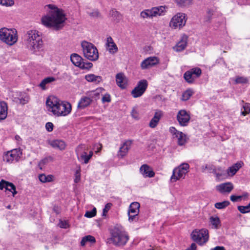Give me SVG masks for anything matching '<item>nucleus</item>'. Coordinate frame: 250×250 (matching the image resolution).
Masks as SVG:
<instances>
[{
	"label": "nucleus",
	"instance_id": "1",
	"mask_svg": "<svg viewBox=\"0 0 250 250\" xmlns=\"http://www.w3.org/2000/svg\"><path fill=\"white\" fill-rule=\"evenodd\" d=\"M47 14L42 18V22L47 27L53 28L56 30L62 29L66 20L65 15L62 9L52 4L45 6Z\"/></svg>",
	"mask_w": 250,
	"mask_h": 250
},
{
	"label": "nucleus",
	"instance_id": "2",
	"mask_svg": "<svg viewBox=\"0 0 250 250\" xmlns=\"http://www.w3.org/2000/svg\"><path fill=\"white\" fill-rule=\"evenodd\" d=\"M46 106L49 114L56 117L66 116L72 110L71 104L69 102L62 101L54 96L47 98Z\"/></svg>",
	"mask_w": 250,
	"mask_h": 250
},
{
	"label": "nucleus",
	"instance_id": "3",
	"mask_svg": "<svg viewBox=\"0 0 250 250\" xmlns=\"http://www.w3.org/2000/svg\"><path fill=\"white\" fill-rule=\"evenodd\" d=\"M24 41L27 47L33 53L39 51L43 46L42 38L36 30L28 31L24 35Z\"/></svg>",
	"mask_w": 250,
	"mask_h": 250
},
{
	"label": "nucleus",
	"instance_id": "4",
	"mask_svg": "<svg viewBox=\"0 0 250 250\" xmlns=\"http://www.w3.org/2000/svg\"><path fill=\"white\" fill-rule=\"evenodd\" d=\"M110 237L108 239L114 246L123 247L129 239L128 233L125 230L118 228H114L110 230Z\"/></svg>",
	"mask_w": 250,
	"mask_h": 250
},
{
	"label": "nucleus",
	"instance_id": "5",
	"mask_svg": "<svg viewBox=\"0 0 250 250\" xmlns=\"http://www.w3.org/2000/svg\"><path fill=\"white\" fill-rule=\"evenodd\" d=\"M81 47L84 57L90 61H96L99 58V52L96 47L92 43L83 41Z\"/></svg>",
	"mask_w": 250,
	"mask_h": 250
},
{
	"label": "nucleus",
	"instance_id": "6",
	"mask_svg": "<svg viewBox=\"0 0 250 250\" xmlns=\"http://www.w3.org/2000/svg\"><path fill=\"white\" fill-rule=\"evenodd\" d=\"M0 39L9 45H12L18 40L17 31L15 29L2 28L0 29Z\"/></svg>",
	"mask_w": 250,
	"mask_h": 250
},
{
	"label": "nucleus",
	"instance_id": "7",
	"mask_svg": "<svg viewBox=\"0 0 250 250\" xmlns=\"http://www.w3.org/2000/svg\"><path fill=\"white\" fill-rule=\"evenodd\" d=\"M189 166L188 163H183L177 167L175 168L171 176L170 180L172 182H176L181 178H184L186 174L188 172Z\"/></svg>",
	"mask_w": 250,
	"mask_h": 250
},
{
	"label": "nucleus",
	"instance_id": "8",
	"mask_svg": "<svg viewBox=\"0 0 250 250\" xmlns=\"http://www.w3.org/2000/svg\"><path fill=\"white\" fill-rule=\"evenodd\" d=\"M191 235L193 240L200 245H203L208 240V231L207 229H195Z\"/></svg>",
	"mask_w": 250,
	"mask_h": 250
},
{
	"label": "nucleus",
	"instance_id": "9",
	"mask_svg": "<svg viewBox=\"0 0 250 250\" xmlns=\"http://www.w3.org/2000/svg\"><path fill=\"white\" fill-rule=\"evenodd\" d=\"M70 60L74 65L82 69H89L93 66L91 62L84 61L80 55L76 53L71 54Z\"/></svg>",
	"mask_w": 250,
	"mask_h": 250
},
{
	"label": "nucleus",
	"instance_id": "10",
	"mask_svg": "<svg viewBox=\"0 0 250 250\" xmlns=\"http://www.w3.org/2000/svg\"><path fill=\"white\" fill-rule=\"evenodd\" d=\"M187 21L186 15L184 13H178L171 19L169 26L173 29H181L186 24Z\"/></svg>",
	"mask_w": 250,
	"mask_h": 250
},
{
	"label": "nucleus",
	"instance_id": "11",
	"mask_svg": "<svg viewBox=\"0 0 250 250\" xmlns=\"http://www.w3.org/2000/svg\"><path fill=\"white\" fill-rule=\"evenodd\" d=\"M165 11V7L160 6L154 7L150 9H146L141 12L140 16L143 19L150 18L162 15Z\"/></svg>",
	"mask_w": 250,
	"mask_h": 250
},
{
	"label": "nucleus",
	"instance_id": "12",
	"mask_svg": "<svg viewBox=\"0 0 250 250\" xmlns=\"http://www.w3.org/2000/svg\"><path fill=\"white\" fill-rule=\"evenodd\" d=\"M202 70L199 67H194L187 71L184 74V78L188 83L192 84L200 77Z\"/></svg>",
	"mask_w": 250,
	"mask_h": 250
},
{
	"label": "nucleus",
	"instance_id": "13",
	"mask_svg": "<svg viewBox=\"0 0 250 250\" xmlns=\"http://www.w3.org/2000/svg\"><path fill=\"white\" fill-rule=\"evenodd\" d=\"M85 149L86 146L84 145H80L76 148V153L80 161L83 162L84 164H87L93 156V153L92 151H90L87 154L85 151Z\"/></svg>",
	"mask_w": 250,
	"mask_h": 250
},
{
	"label": "nucleus",
	"instance_id": "14",
	"mask_svg": "<svg viewBox=\"0 0 250 250\" xmlns=\"http://www.w3.org/2000/svg\"><path fill=\"white\" fill-rule=\"evenodd\" d=\"M148 86L146 80H142L138 82L137 85L132 90L131 94L133 98L141 97L146 91Z\"/></svg>",
	"mask_w": 250,
	"mask_h": 250
},
{
	"label": "nucleus",
	"instance_id": "15",
	"mask_svg": "<svg viewBox=\"0 0 250 250\" xmlns=\"http://www.w3.org/2000/svg\"><path fill=\"white\" fill-rule=\"evenodd\" d=\"M22 150L19 148L13 149L7 151L4 155V160L8 163H12L14 161H18L22 156Z\"/></svg>",
	"mask_w": 250,
	"mask_h": 250
},
{
	"label": "nucleus",
	"instance_id": "16",
	"mask_svg": "<svg viewBox=\"0 0 250 250\" xmlns=\"http://www.w3.org/2000/svg\"><path fill=\"white\" fill-rule=\"evenodd\" d=\"M177 120L181 126H186L190 119V114L185 110H180L177 114Z\"/></svg>",
	"mask_w": 250,
	"mask_h": 250
},
{
	"label": "nucleus",
	"instance_id": "17",
	"mask_svg": "<svg viewBox=\"0 0 250 250\" xmlns=\"http://www.w3.org/2000/svg\"><path fill=\"white\" fill-rule=\"evenodd\" d=\"M159 63V59L156 57H149L144 60L141 63V68L142 70L149 69Z\"/></svg>",
	"mask_w": 250,
	"mask_h": 250
},
{
	"label": "nucleus",
	"instance_id": "18",
	"mask_svg": "<svg viewBox=\"0 0 250 250\" xmlns=\"http://www.w3.org/2000/svg\"><path fill=\"white\" fill-rule=\"evenodd\" d=\"M131 144L132 141L130 140H126L124 142L120 147L117 154L118 157L120 158H123L126 156L131 148Z\"/></svg>",
	"mask_w": 250,
	"mask_h": 250
},
{
	"label": "nucleus",
	"instance_id": "19",
	"mask_svg": "<svg viewBox=\"0 0 250 250\" xmlns=\"http://www.w3.org/2000/svg\"><path fill=\"white\" fill-rule=\"evenodd\" d=\"M5 188L6 190H9L12 193L13 196H14L17 193L16 187L12 183L7 182L4 180L0 181V189L2 190Z\"/></svg>",
	"mask_w": 250,
	"mask_h": 250
},
{
	"label": "nucleus",
	"instance_id": "20",
	"mask_svg": "<svg viewBox=\"0 0 250 250\" xmlns=\"http://www.w3.org/2000/svg\"><path fill=\"white\" fill-rule=\"evenodd\" d=\"M92 102V99L88 95L87 96H83L80 99L77 105L78 109H83L89 106Z\"/></svg>",
	"mask_w": 250,
	"mask_h": 250
},
{
	"label": "nucleus",
	"instance_id": "21",
	"mask_svg": "<svg viewBox=\"0 0 250 250\" xmlns=\"http://www.w3.org/2000/svg\"><path fill=\"white\" fill-rule=\"evenodd\" d=\"M116 82L117 85L122 89H125L127 86V80L123 73H118L116 76Z\"/></svg>",
	"mask_w": 250,
	"mask_h": 250
},
{
	"label": "nucleus",
	"instance_id": "22",
	"mask_svg": "<svg viewBox=\"0 0 250 250\" xmlns=\"http://www.w3.org/2000/svg\"><path fill=\"white\" fill-rule=\"evenodd\" d=\"M233 188V185L230 182L223 183L216 186V189L221 193H229Z\"/></svg>",
	"mask_w": 250,
	"mask_h": 250
},
{
	"label": "nucleus",
	"instance_id": "23",
	"mask_svg": "<svg viewBox=\"0 0 250 250\" xmlns=\"http://www.w3.org/2000/svg\"><path fill=\"white\" fill-rule=\"evenodd\" d=\"M141 174L145 177L151 178L154 176L155 173L152 168L147 165H142L140 168Z\"/></svg>",
	"mask_w": 250,
	"mask_h": 250
},
{
	"label": "nucleus",
	"instance_id": "24",
	"mask_svg": "<svg viewBox=\"0 0 250 250\" xmlns=\"http://www.w3.org/2000/svg\"><path fill=\"white\" fill-rule=\"evenodd\" d=\"M163 115V113L162 111L157 110L149 123V126L152 128H155L159 123Z\"/></svg>",
	"mask_w": 250,
	"mask_h": 250
},
{
	"label": "nucleus",
	"instance_id": "25",
	"mask_svg": "<svg viewBox=\"0 0 250 250\" xmlns=\"http://www.w3.org/2000/svg\"><path fill=\"white\" fill-rule=\"evenodd\" d=\"M106 45L107 46V50L110 54H114L118 52V47L111 37L107 38Z\"/></svg>",
	"mask_w": 250,
	"mask_h": 250
},
{
	"label": "nucleus",
	"instance_id": "26",
	"mask_svg": "<svg viewBox=\"0 0 250 250\" xmlns=\"http://www.w3.org/2000/svg\"><path fill=\"white\" fill-rule=\"evenodd\" d=\"M56 80V79L53 77H46L41 81L39 86L43 90H46L48 88V85Z\"/></svg>",
	"mask_w": 250,
	"mask_h": 250
},
{
	"label": "nucleus",
	"instance_id": "27",
	"mask_svg": "<svg viewBox=\"0 0 250 250\" xmlns=\"http://www.w3.org/2000/svg\"><path fill=\"white\" fill-rule=\"evenodd\" d=\"M50 146L54 148L58 149L61 150H64L66 147L65 143L61 140H55L51 141L49 143Z\"/></svg>",
	"mask_w": 250,
	"mask_h": 250
},
{
	"label": "nucleus",
	"instance_id": "28",
	"mask_svg": "<svg viewBox=\"0 0 250 250\" xmlns=\"http://www.w3.org/2000/svg\"><path fill=\"white\" fill-rule=\"evenodd\" d=\"M187 45V38L183 37L173 47L176 52H180L184 50Z\"/></svg>",
	"mask_w": 250,
	"mask_h": 250
},
{
	"label": "nucleus",
	"instance_id": "29",
	"mask_svg": "<svg viewBox=\"0 0 250 250\" xmlns=\"http://www.w3.org/2000/svg\"><path fill=\"white\" fill-rule=\"evenodd\" d=\"M85 80L89 82H93L96 83H99L102 81V77L97 76L93 74H90L85 75Z\"/></svg>",
	"mask_w": 250,
	"mask_h": 250
},
{
	"label": "nucleus",
	"instance_id": "30",
	"mask_svg": "<svg viewBox=\"0 0 250 250\" xmlns=\"http://www.w3.org/2000/svg\"><path fill=\"white\" fill-rule=\"evenodd\" d=\"M0 121L5 119L7 115V105L5 102H1L0 103Z\"/></svg>",
	"mask_w": 250,
	"mask_h": 250
},
{
	"label": "nucleus",
	"instance_id": "31",
	"mask_svg": "<svg viewBox=\"0 0 250 250\" xmlns=\"http://www.w3.org/2000/svg\"><path fill=\"white\" fill-rule=\"evenodd\" d=\"M140 204L138 202H133L129 206L128 213L138 214L139 212Z\"/></svg>",
	"mask_w": 250,
	"mask_h": 250
},
{
	"label": "nucleus",
	"instance_id": "32",
	"mask_svg": "<svg viewBox=\"0 0 250 250\" xmlns=\"http://www.w3.org/2000/svg\"><path fill=\"white\" fill-rule=\"evenodd\" d=\"M241 167L240 163H236L229 167L228 169V173L229 175L233 176Z\"/></svg>",
	"mask_w": 250,
	"mask_h": 250
},
{
	"label": "nucleus",
	"instance_id": "33",
	"mask_svg": "<svg viewBox=\"0 0 250 250\" xmlns=\"http://www.w3.org/2000/svg\"><path fill=\"white\" fill-rule=\"evenodd\" d=\"M176 137L178 139V145L182 146L186 144L187 142V137L186 135L182 132L178 133Z\"/></svg>",
	"mask_w": 250,
	"mask_h": 250
},
{
	"label": "nucleus",
	"instance_id": "34",
	"mask_svg": "<svg viewBox=\"0 0 250 250\" xmlns=\"http://www.w3.org/2000/svg\"><path fill=\"white\" fill-rule=\"evenodd\" d=\"M110 16L113 18V20L119 22L122 19L121 14L115 9H112L109 13Z\"/></svg>",
	"mask_w": 250,
	"mask_h": 250
},
{
	"label": "nucleus",
	"instance_id": "35",
	"mask_svg": "<svg viewBox=\"0 0 250 250\" xmlns=\"http://www.w3.org/2000/svg\"><path fill=\"white\" fill-rule=\"evenodd\" d=\"M90 242L91 243H94L96 242L95 238L91 235H87L83 237L81 242V245L84 246L87 242Z\"/></svg>",
	"mask_w": 250,
	"mask_h": 250
},
{
	"label": "nucleus",
	"instance_id": "36",
	"mask_svg": "<svg viewBox=\"0 0 250 250\" xmlns=\"http://www.w3.org/2000/svg\"><path fill=\"white\" fill-rule=\"evenodd\" d=\"M54 176L52 175H46L44 174L39 176L40 181L42 183L50 182L53 180Z\"/></svg>",
	"mask_w": 250,
	"mask_h": 250
},
{
	"label": "nucleus",
	"instance_id": "37",
	"mask_svg": "<svg viewBox=\"0 0 250 250\" xmlns=\"http://www.w3.org/2000/svg\"><path fill=\"white\" fill-rule=\"evenodd\" d=\"M102 89H97L96 90L93 91H91L88 92L87 94L89 96L90 98L92 99L97 100L100 98V93Z\"/></svg>",
	"mask_w": 250,
	"mask_h": 250
},
{
	"label": "nucleus",
	"instance_id": "38",
	"mask_svg": "<svg viewBox=\"0 0 250 250\" xmlns=\"http://www.w3.org/2000/svg\"><path fill=\"white\" fill-rule=\"evenodd\" d=\"M192 0H175L176 4L180 7H187L192 3Z\"/></svg>",
	"mask_w": 250,
	"mask_h": 250
},
{
	"label": "nucleus",
	"instance_id": "39",
	"mask_svg": "<svg viewBox=\"0 0 250 250\" xmlns=\"http://www.w3.org/2000/svg\"><path fill=\"white\" fill-rule=\"evenodd\" d=\"M210 221L214 229H218L220 226V221L218 217H211Z\"/></svg>",
	"mask_w": 250,
	"mask_h": 250
},
{
	"label": "nucleus",
	"instance_id": "40",
	"mask_svg": "<svg viewBox=\"0 0 250 250\" xmlns=\"http://www.w3.org/2000/svg\"><path fill=\"white\" fill-rule=\"evenodd\" d=\"M230 202L229 201H224L222 202H218L215 204L214 207L219 209H224L229 206Z\"/></svg>",
	"mask_w": 250,
	"mask_h": 250
},
{
	"label": "nucleus",
	"instance_id": "41",
	"mask_svg": "<svg viewBox=\"0 0 250 250\" xmlns=\"http://www.w3.org/2000/svg\"><path fill=\"white\" fill-rule=\"evenodd\" d=\"M242 102L244 103L242 106L244 111H242L241 114L245 116L250 113V104L248 103H244V101H242Z\"/></svg>",
	"mask_w": 250,
	"mask_h": 250
},
{
	"label": "nucleus",
	"instance_id": "42",
	"mask_svg": "<svg viewBox=\"0 0 250 250\" xmlns=\"http://www.w3.org/2000/svg\"><path fill=\"white\" fill-rule=\"evenodd\" d=\"M202 170L203 172L208 171L209 173H215V167L212 165H206L202 167Z\"/></svg>",
	"mask_w": 250,
	"mask_h": 250
},
{
	"label": "nucleus",
	"instance_id": "43",
	"mask_svg": "<svg viewBox=\"0 0 250 250\" xmlns=\"http://www.w3.org/2000/svg\"><path fill=\"white\" fill-rule=\"evenodd\" d=\"M193 94V92L191 89H188L186 91H185L182 95V100L183 101H187L188 100L190 97Z\"/></svg>",
	"mask_w": 250,
	"mask_h": 250
},
{
	"label": "nucleus",
	"instance_id": "44",
	"mask_svg": "<svg viewBox=\"0 0 250 250\" xmlns=\"http://www.w3.org/2000/svg\"><path fill=\"white\" fill-rule=\"evenodd\" d=\"M238 210L242 213H246L250 212V203L249 205L244 206H239L237 207Z\"/></svg>",
	"mask_w": 250,
	"mask_h": 250
},
{
	"label": "nucleus",
	"instance_id": "45",
	"mask_svg": "<svg viewBox=\"0 0 250 250\" xmlns=\"http://www.w3.org/2000/svg\"><path fill=\"white\" fill-rule=\"evenodd\" d=\"M86 13L91 17L98 18L100 16V12L97 9H93L91 11H87Z\"/></svg>",
	"mask_w": 250,
	"mask_h": 250
},
{
	"label": "nucleus",
	"instance_id": "46",
	"mask_svg": "<svg viewBox=\"0 0 250 250\" xmlns=\"http://www.w3.org/2000/svg\"><path fill=\"white\" fill-rule=\"evenodd\" d=\"M15 101L21 104H25L26 103H27L28 101V97L26 95H25L24 96L21 97V98H19L17 99V100H15Z\"/></svg>",
	"mask_w": 250,
	"mask_h": 250
},
{
	"label": "nucleus",
	"instance_id": "47",
	"mask_svg": "<svg viewBox=\"0 0 250 250\" xmlns=\"http://www.w3.org/2000/svg\"><path fill=\"white\" fill-rule=\"evenodd\" d=\"M96 214V208H94L91 210L87 211L84 214V216L87 218H92L95 216Z\"/></svg>",
	"mask_w": 250,
	"mask_h": 250
},
{
	"label": "nucleus",
	"instance_id": "48",
	"mask_svg": "<svg viewBox=\"0 0 250 250\" xmlns=\"http://www.w3.org/2000/svg\"><path fill=\"white\" fill-rule=\"evenodd\" d=\"M14 4L13 0H0V4L5 6H10Z\"/></svg>",
	"mask_w": 250,
	"mask_h": 250
},
{
	"label": "nucleus",
	"instance_id": "49",
	"mask_svg": "<svg viewBox=\"0 0 250 250\" xmlns=\"http://www.w3.org/2000/svg\"><path fill=\"white\" fill-rule=\"evenodd\" d=\"M248 79L244 77L238 76L235 79L236 83H248Z\"/></svg>",
	"mask_w": 250,
	"mask_h": 250
},
{
	"label": "nucleus",
	"instance_id": "50",
	"mask_svg": "<svg viewBox=\"0 0 250 250\" xmlns=\"http://www.w3.org/2000/svg\"><path fill=\"white\" fill-rule=\"evenodd\" d=\"M112 205V204L110 203H108L105 205L104 208L103 209V214H102L103 216L105 217L106 216V213L110 209Z\"/></svg>",
	"mask_w": 250,
	"mask_h": 250
},
{
	"label": "nucleus",
	"instance_id": "51",
	"mask_svg": "<svg viewBox=\"0 0 250 250\" xmlns=\"http://www.w3.org/2000/svg\"><path fill=\"white\" fill-rule=\"evenodd\" d=\"M111 101V97L108 93H105L104 94L102 98V102L103 103H109Z\"/></svg>",
	"mask_w": 250,
	"mask_h": 250
},
{
	"label": "nucleus",
	"instance_id": "52",
	"mask_svg": "<svg viewBox=\"0 0 250 250\" xmlns=\"http://www.w3.org/2000/svg\"><path fill=\"white\" fill-rule=\"evenodd\" d=\"M138 215V214H135L128 213L129 221L131 222L133 221H137L138 219V218H137Z\"/></svg>",
	"mask_w": 250,
	"mask_h": 250
},
{
	"label": "nucleus",
	"instance_id": "53",
	"mask_svg": "<svg viewBox=\"0 0 250 250\" xmlns=\"http://www.w3.org/2000/svg\"><path fill=\"white\" fill-rule=\"evenodd\" d=\"M214 10L213 9H208L207 10V20L209 21L212 18V16L213 15Z\"/></svg>",
	"mask_w": 250,
	"mask_h": 250
},
{
	"label": "nucleus",
	"instance_id": "54",
	"mask_svg": "<svg viewBox=\"0 0 250 250\" xmlns=\"http://www.w3.org/2000/svg\"><path fill=\"white\" fill-rule=\"evenodd\" d=\"M54 125L51 122H47L45 125L46 129L48 132H51L53 130Z\"/></svg>",
	"mask_w": 250,
	"mask_h": 250
},
{
	"label": "nucleus",
	"instance_id": "55",
	"mask_svg": "<svg viewBox=\"0 0 250 250\" xmlns=\"http://www.w3.org/2000/svg\"><path fill=\"white\" fill-rule=\"evenodd\" d=\"M75 175V178L74 179V182L75 183H77L80 181L81 179V173L79 170H76Z\"/></svg>",
	"mask_w": 250,
	"mask_h": 250
},
{
	"label": "nucleus",
	"instance_id": "56",
	"mask_svg": "<svg viewBox=\"0 0 250 250\" xmlns=\"http://www.w3.org/2000/svg\"><path fill=\"white\" fill-rule=\"evenodd\" d=\"M59 226L61 228L66 229L68 227V224L66 221L60 220Z\"/></svg>",
	"mask_w": 250,
	"mask_h": 250
},
{
	"label": "nucleus",
	"instance_id": "57",
	"mask_svg": "<svg viewBox=\"0 0 250 250\" xmlns=\"http://www.w3.org/2000/svg\"><path fill=\"white\" fill-rule=\"evenodd\" d=\"M242 198V196H235L232 195L230 196V199L232 202H236L238 200L241 199Z\"/></svg>",
	"mask_w": 250,
	"mask_h": 250
},
{
	"label": "nucleus",
	"instance_id": "58",
	"mask_svg": "<svg viewBox=\"0 0 250 250\" xmlns=\"http://www.w3.org/2000/svg\"><path fill=\"white\" fill-rule=\"evenodd\" d=\"M169 131L171 133L175 135V137L177 135L178 133L181 132V131H178L174 127H170Z\"/></svg>",
	"mask_w": 250,
	"mask_h": 250
},
{
	"label": "nucleus",
	"instance_id": "59",
	"mask_svg": "<svg viewBox=\"0 0 250 250\" xmlns=\"http://www.w3.org/2000/svg\"><path fill=\"white\" fill-rule=\"evenodd\" d=\"M210 250H226V249L223 246H216L211 249Z\"/></svg>",
	"mask_w": 250,
	"mask_h": 250
},
{
	"label": "nucleus",
	"instance_id": "60",
	"mask_svg": "<svg viewBox=\"0 0 250 250\" xmlns=\"http://www.w3.org/2000/svg\"><path fill=\"white\" fill-rule=\"evenodd\" d=\"M131 115L133 118H137L138 116L137 111L134 108L132 110Z\"/></svg>",
	"mask_w": 250,
	"mask_h": 250
},
{
	"label": "nucleus",
	"instance_id": "61",
	"mask_svg": "<svg viewBox=\"0 0 250 250\" xmlns=\"http://www.w3.org/2000/svg\"><path fill=\"white\" fill-rule=\"evenodd\" d=\"M186 250H196V245L195 243H192L190 247Z\"/></svg>",
	"mask_w": 250,
	"mask_h": 250
},
{
	"label": "nucleus",
	"instance_id": "62",
	"mask_svg": "<svg viewBox=\"0 0 250 250\" xmlns=\"http://www.w3.org/2000/svg\"><path fill=\"white\" fill-rule=\"evenodd\" d=\"M15 139L18 143L21 141V139L20 136L17 135L15 136Z\"/></svg>",
	"mask_w": 250,
	"mask_h": 250
},
{
	"label": "nucleus",
	"instance_id": "63",
	"mask_svg": "<svg viewBox=\"0 0 250 250\" xmlns=\"http://www.w3.org/2000/svg\"><path fill=\"white\" fill-rule=\"evenodd\" d=\"M46 161V160H43L42 161L41 163H45Z\"/></svg>",
	"mask_w": 250,
	"mask_h": 250
},
{
	"label": "nucleus",
	"instance_id": "64",
	"mask_svg": "<svg viewBox=\"0 0 250 250\" xmlns=\"http://www.w3.org/2000/svg\"><path fill=\"white\" fill-rule=\"evenodd\" d=\"M7 208H10V206H8L7 207Z\"/></svg>",
	"mask_w": 250,
	"mask_h": 250
}]
</instances>
